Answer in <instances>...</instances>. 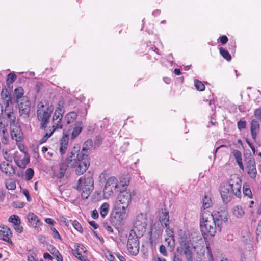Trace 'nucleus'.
<instances>
[{
  "label": "nucleus",
  "instance_id": "nucleus-1",
  "mask_svg": "<svg viewBox=\"0 0 261 261\" xmlns=\"http://www.w3.org/2000/svg\"><path fill=\"white\" fill-rule=\"evenodd\" d=\"M79 146H74L66 158V163L61 162L53 166L52 170L54 176L59 178L64 176L67 167L74 169L76 174L82 175L88 169L89 164L87 162V156L83 153H79Z\"/></svg>",
  "mask_w": 261,
  "mask_h": 261
},
{
  "label": "nucleus",
  "instance_id": "nucleus-2",
  "mask_svg": "<svg viewBox=\"0 0 261 261\" xmlns=\"http://www.w3.org/2000/svg\"><path fill=\"white\" fill-rule=\"evenodd\" d=\"M228 220L225 212H213L205 211L202 214L200 220L201 231L206 235L213 237L217 231L221 230V225Z\"/></svg>",
  "mask_w": 261,
  "mask_h": 261
},
{
  "label": "nucleus",
  "instance_id": "nucleus-3",
  "mask_svg": "<svg viewBox=\"0 0 261 261\" xmlns=\"http://www.w3.org/2000/svg\"><path fill=\"white\" fill-rule=\"evenodd\" d=\"M241 179L237 174L231 175L227 182L222 183L219 191L223 201L227 203L234 197H241Z\"/></svg>",
  "mask_w": 261,
  "mask_h": 261
},
{
  "label": "nucleus",
  "instance_id": "nucleus-4",
  "mask_svg": "<svg viewBox=\"0 0 261 261\" xmlns=\"http://www.w3.org/2000/svg\"><path fill=\"white\" fill-rule=\"evenodd\" d=\"M93 175L90 173H88L79 179L76 189L81 192L83 199L88 198L93 190Z\"/></svg>",
  "mask_w": 261,
  "mask_h": 261
},
{
  "label": "nucleus",
  "instance_id": "nucleus-5",
  "mask_svg": "<svg viewBox=\"0 0 261 261\" xmlns=\"http://www.w3.org/2000/svg\"><path fill=\"white\" fill-rule=\"evenodd\" d=\"M53 111V107L49 104L44 105L42 102H39L37 105V116L40 122L41 128H46Z\"/></svg>",
  "mask_w": 261,
  "mask_h": 261
},
{
  "label": "nucleus",
  "instance_id": "nucleus-6",
  "mask_svg": "<svg viewBox=\"0 0 261 261\" xmlns=\"http://www.w3.org/2000/svg\"><path fill=\"white\" fill-rule=\"evenodd\" d=\"M132 200L131 193L129 191H121L117 196L114 203L118 208H127Z\"/></svg>",
  "mask_w": 261,
  "mask_h": 261
},
{
  "label": "nucleus",
  "instance_id": "nucleus-7",
  "mask_svg": "<svg viewBox=\"0 0 261 261\" xmlns=\"http://www.w3.org/2000/svg\"><path fill=\"white\" fill-rule=\"evenodd\" d=\"M127 208H118L114 205V208L112 211L110 217L111 223L114 225L119 224L126 217Z\"/></svg>",
  "mask_w": 261,
  "mask_h": 261
},
{
  "label": "nucleus",
  "instance_id": "nucleus-8",
  "mask_svg": "<svg viewBox=\"0 0 261 261\" xmlns=\"http://www.w3.org/2000/svg\"><path fill=\"white\" fill-rule=\"evenodd\" d=\"M127 208H118L114 205V208L112 211L110 217L111 223L114 225L119 224L126 217Z\"/></svg>",
  "mask_w": 261,
  "mask_h": 261
},
{
  "label": "nucleus",
  "instance_id": "nucleus-9",
  "mask_svg": "<svg viewBox=\"0 0 261 261\" xmlns=\"http://www.w3.org/2000/svg\"><path fill=\"white\" fill-rule=\"evenodd\" d=\"M127 208H118L114 205V208L112 211L110 217L111 223L114 225L119 224L126 217Z\"/></svg>",
  "mask_w": 261,
  "mask_h": 261
},
{
  "label": "nucleus",
  "instance_id": "nucleus-10",
  "mask_svg": "<svg viewBox=\"0 0 261 261\" xmlns=\"http://www.w3.org/2000/svg\"><path fill=\"white\" fill-rule=\"evenodd\" d=\"M127 208H118L114 205V208L112 211L110 217L111 223L114 225L119 224L126 217Z\"/></svg>",
  "mask_w": 261,
  "mask_h": 261
},
{
  "label": "nucleus",
  "instance_id": "nucleus-11",
  "mask_svg": "<svg viewBox=\"0 0 261 261\" xmlns=\"http://www.w3.org/2000/svg\"><path fill=\"white\" fill-rule=\"evenodd\" d=\"M138 234L130 233L127 241V250L129 253L134 256L137 255L139 252V242Z\"/></svg>",
  "mask_w": 261,
  "mask_h": 261
},
{
  "label": "nucleus",
  "instance_id": "nucleus-12",
  "mask_svg": "<svg viewBox=\"0 0 261 261\" xmlns=\"http://www.w3.org/2000/svg\"><path fill=\"white\" fill-rule=\"evenodd\" d=\"M118 191H120L118 180L115 177H110L106 183L103 190L104 194L110 196L114 192Z\"/></svg>",
  "mask_w": 261,
  "mask_h": 261
},
{
  "label": "nucleus",
  "instance_id": "nucleus-13",
  "mask_svg": "<svg viewBox=\"0 0 261 261\" xmlns=\"http://www.w3.org/2000/svg\"><path fill=\"white\" fill-rule=\"evenodd\" d=\"M19 103L20 116L24 119L29 118L30 113V102L27 97H23L21 101H17Z\"/></svg>",
  "mask_w": 261,
  "mask_h": 261
},
{
  "label": "nucleus",
  "instance_id": "nucleus-14",
  "mask_svg": "<svg viewBox=\"0 0 261 261\" xmlns=\"http://www.w3.org/2000/svg\"><path fill=\"white\" fill-rule=\"evenodd\" d=\"M146 226V220L144 218L143 216L142 215H138L134 223V228L130 233L136 234V231H138L139 232L138 235H142L145 231Z\"/></svg>",
  "mask_w": 261,
  "mask_h": 261
},
{
  "label": "nucleus",
  "instance_id": "nucleus-15",
  "mask_svg": "<svg viewBox=\"0 0 261 261\" xmlns=\"http://www.w3.org/2000/svg\"><path fill=\"white\" fill-rule=\"evenodd\" d=\"M11 138L16 142H20L23 140L24 135L20 126L13 125L11 126Z\"/></svg>",
  "mask_w": 261,
  "mask_h": 261
},
{
  "label": "nucleus",
  "instance_id": "nucleus-16",
  "mask_svg": "<svg viewBox=\"0 0 261 261\" xmlns=\"http://www.w3.org/2000/svg\"><path fill=\"white\" fill-rule=\"evenodd\" d=\"M245 170L248 175L252 179L255 180L257 174L255 162L254 160H249L245 167Z\"/></svg>",
  "mask_w": 261,
  "mask_h": 261
},
{
  "label": "nucleus",
  "instance_id": "nucleus-17",
  "mask_svg": "<svg viewBox=\"0 0 261 261\" xmlns=\"http://www.w3.org/2000/svg\"><path fill=\"white\" fill-rule=\"evenodd\" d=\"M182 248L184 250V254L186 256L188 261H193V247L191 246L190 243L188 241H182L181 243Z\"/></svg>",
  "mask_w": 261,
  "mask_h": 261
},
{
  "label": "nucleus",
  "instance_id": "nucleus-18",
  "mask_svg": "<svg viewBox=\"0 0 261 261\" xmlns=\"http://www.w3.org/2000/svg\"><path fill=\"white\" fill-rule=\"evenodd\" d=\"M0 136L1 142L4 144H8L9 141V133L7 130V125L3 123L0 120Z\"/></svg>",
  "mask_w": 261,
  "mask_h": 261
},
{
  "label": "nucleus",
  "instance_id": "nucleus-19",
  "mask_svg": "<svg viewBox=\"0 0 261 261\" xmlns=\"http://www.w3.org/2000/svg\"><path fill=\"white\" fill-rule=\"evenodd\" d=\"M2 172L9 176H13L15 174V168L10 164L4 162L0 165Z\"/></svg>",
  "mask_w": 261,
  "mask_h": 261
},
{
  "label": "nucleus",
  "instance_id": "nucleus-20",
  "mask_svg": "<svg viewBox=\"0 0 261 261\" xmlns=\"http://www.w3.org/2000/svg\"><path fill=\"white\" fill-rule=\"evenodd\" d=\"M69 142L68 135H63L60 141L59 152L61 155L64 154L67 149Z\"/></svg>",
  "mask_w": 261,
  "mask_h": 261
},
{
  "label": "nucleus",
  "instance_id": "nucleus-21",
  "mask_svg": "<svg viewBox=\"0 0 261 261\" xmlns=\"http://www.w3.org/2000/svg\"><path fill=\"white\" fill-rule=\"evenodd\" d=\"M259 129L260 125L258 121L255 119L252 120L250 123V131L252 138L254 140H256Z\"/></svg>",
  "mask_w": 261,
  "mask_h": 261
},
{
  "label": "nucleus",
  "instance_id": "nucleus-22",
  "mask_svg": "<svg viewBox=\"0 0 261 261\" xmlns=\"http://www.w3.org/2000/svg\"><path fill=\"white\" fill-rule=\"evenodd\" d=\"M159 220L162 227H167L169 224V216L167 211H162L159 215Z\"/></svg>",
  "mask_w": 261,
  "mask_h": 261
},
{
  "label": "nucleus",
  "instance_id": "nucleus-23",
  "mask_svg": "<svg viewBox=\"0 0 261 261\" xmlns=\"http://www.w3.org/2000/svg\"><path fill=\"white\" fill-rule=\"evenodd\" d=\"M0 234L3 237V240L9 243H12L10 239L12 236L11 230L7 227H0Z\"/></svg>",
  "mask_w": 261,
  "mask_h": 261
},
{
  "label": "nucleus",
  "instance_id": "nucleus-24",
  "mask_svg": "<svg viewBox=\"0 0 261 261\" xmlns=\"http://www.w3.org/2000/svg\"><path fill=\"white\" fill-rule=\"evenodd\" d=\"M93 145V142L91 139H88L87 140L85 141L83 145V147L82 151H80V150L78 152L79 153H83L84 154H85L87 156V162L89 164L88 159V151L91 149ZM76 146H79V145H77ZM81 147H80V148Z\"/></svg>",
  "mask_w": 261,
  "mask_h": 261
},
{
  "label": "nucleus",
  "instance_id": "nucleus-25",
  "mask_svg": "<svg viewBox=\"0 0 261 261\" xmlns=\"http://www.w3.org/2000/svg\"><path fill=\"white\" fill-rule=\"evenodd\" d=\"M1 96L3 105H4L6 108L8 107L9 102L11 101V96L9 92L7 89H3L1 91Z\"/></svg>",
  "mask_w": 261,
  "mask_h": 261
},
{
  "label": "nucleus",
  "instance_id": "nucleus-26",
  "mask_svg": "<svg viewBox=\"0 0 261 261\" xmlns=\"http://www.w3.org/2000/svg\"><path fill=\"white\" fill-rule=\"evenodd\" d=\"M4 113L6 115L7 118L9 120L10 126L15 125L16 117L13 110L9 109V107L7 108L5 107Z\"/></svg>",
  "mask_w": 261,
  "mask_h": 261
},
{
  "label": "nucleus",
  "instance_id": "nucleus-27",
  "mask_svg": "<svg viewBox=\"0 0 261 261\" xmlns=\"http://www.w3.org/2000/svg\"><path fill=\"white\" fill-rule=\"evenodd\" d=\"M232 154L234 158L240 169L244 170V167L242 163V153L241 151L238 150L234 149L232 151Z\"/></svg>",
  "mask_w": 261,
  "mask_h": 261
},
{
  "label": "nucleus",
  "instance_id": "nucleus-28",
  "mask_svg": "<svg viewBox=\"0 0 261 261\" xmlns=\"http://www.w3.org/2000/svg\"><path fill=\"white\" fill-rule=\"evenodd\" d=\"M83 129V123L81 121L77 122L73 128L72 132L71 133V139H75L81 133Z\"/></svg>",
  "mask_w": 261,
  "mask_h": 261
},
{
  "label": "nucleus",
  "instance_id": "nucleus-29",
  "mask_svg": "<svg viewBox=\"0 0 261 261\" xmlns=\"http://www.w3.org/2000/svg\"><path fill=\"white\" fill-rule=\"evenodd\" d=\"M160 223H155L153 224L151 228V235L159 237L162 236L163 230L162 226H160Z\"/></svg>",
  "mask_w": 261,
  "mask_h": 261
},
{
  "label": "nucleus",
  "instance_id": "nucleus-30",
  "mask_svg": "<svg viewBox=\"0 0 261 261\" xmlns=\"http://www.w3.org/2000/svg\"><path fill=\"white\" fill-rule=\"evenodd\" d=\"M27 219L29 222L33 227L37 228L38 227V223L39 222V219L36 215L34 213H30L28 215Z\"/></svg>",
  "mask_w": 261,
  "mask_h": 261
},
{
  "label": "nucleus",
  "instance_id": "nucleus-31",
  "mask_svg": "<svg viewBox=\"0 0 261 261\" xmlns=\"http://www.w3.org/2000/svg\"><path fill=\"white\" fill-rule=\"evenodd\" d=\"M232 213L236 217L241 218L244 216L245 212L242 206L236 205L232 208Z\"/></svg>",
  "mask_w": 261,
  "mask_h": 261
},
{
  "label": "nucleus",
  "instance_id": "nucleus-32",
  "mask_svg": "<svg viewBox=\"0 0 261 261\" xmlns=\"http://www.w3.org/2000/svg\"><path fill=\"white\" fill-rule=\"evenodd\" d=\"M16 164L21 168H25L26 165L29 163V158L25 155L22 159H17L14 158Z\"/></svg>",
  "mask_w": 261,
  "mask_h": 261
},
{
  "label": "nucleus",
  "instance_id": "nucleus-33",
  "mask_svg": "<svg viewBox=\"0 0 261 261\" xmlns=\"http://www.w3.org/2000/svg\"><path fill=\"white\" fill-rule=\"evenodd\" d=\"M77 115L74 112H70L67 114L65 120L68 124L73 123L77 118Z\"/></svg>",
  "mask_w": 261,
  "mask_h": 261
},
{
  "label": "nucleus",
  "instance_id": "nucleus-34",
  "mask_svg": "<svg viewBox=\"0 0 261 261\" xmlns=\"http://www.w3.org/2000/svg\"><path fill=\"white\" fill-rule=\"evenodd\" d=\"M62 119H57L56 120H52V126L49 127V128L54 132L56 129H62L63 127V123L62 121Z\"/></svg>",
  "mask_w": 261,
  "mask_h": 261
},
{
  "label": "nucleus",
  "instance_id": "nucleus-35",
  "mask_svg": "<svg viewBox=\"0 0 261 261\" xmlns=\"http://www.w3.org/2000/svg\"><path fill=\"white\" fill-rule=\"evenodd\" d=\"M109 204L107 202L103 203L100 207V215L102 218H105L109 211Z\"/></svg>",
  "mask_w": 261,
  "mask_h": 261
},
{
  "label": "nucleus",
  "instance_id": "nucleus-36",
  "mask_svg": "<svg viewBox=\"0 0 261 261\" xmlns=\"http://www.w3.org/2000/svg\"><path fill=\"white\" fill-rule=\"evenodd\" d=\"M129 181L130 178L128 176L122 178L120 182V190H121V191H125V189L126 188V186L129 184Z\"/></svg>",
  "mask_w": 261,
  "mask_h": 261
},
{
  "label": "nucleus",
  "instance_id": "nucleus-37",
  "mask_svg": "<svg viewBox=\"0 0 261 261\" xmlns=\"http://www.w3.org/2000/svg\"><path fill=\"white\" fill-rule=\"evenodd\" d=\"M85 250L84 248V246L82 245L78 244L76 246V250L74 253V255L75 256L78 258H79L80 260H82V255L81 253L82 252H85Z\"/></svg>",
  "mask_w": 261,
  "mask_h": 261
},
{
  "label": "nucleus",
  "instance_id": "nucleus-38",
  "mask_svg": "<svg viewBox=\"0 0 261 261\" xmlns=\"http://www.w3.org/2000/svg\"><path fill=\"white\" fill-rule=\"evenodd\" d=\"M51 249L49 250L51 253L56 257L57 261H63L62 256L59 251L54 247L51 246Z\"/></svg>",
  "mask_w": 261,
  "mask_h": 261
},
{
  "label": "nucleus",
  "instance_id": "nucleus-39",
  "mask_svg": "<svg viewBox=\"0 0 261 261\" xmlns=\"http://www.w3.org/2000/svg\"><path fill=\"white\" fill-rule=\"evenodd\" d=\"M5 186L6 188L9 190H14L16 189L15 181L12 179H9L6 180Z\"/></svg>",
  "mask_w": 261,
  "mask_h": 261
},
{
  "label": "nucleus",
  "instance_id": "nucleus-40",
  "mask_svg": "<svg viewBox=\"0 0 261 261\" xmlns=\"http://www.w3.org/2000/svg\"><path fill=\"white\" fill-rule=\"evenodd\" d=\"M62 118H63L62 110L60 108H58L57 109H56L54 113V114H53V116L52 117V120H56L57 119H62Z\"/></svg>",
  "mask_w": 261,
  "mask_h": 261
},
{
  "label": "nucleus",
  "instance_id": "nucleus-41",
  "mask_svg": "<svg viewBox=\"0 0 261 261\" xmlns=\"http://www.w3.org/2000/svg\"><path fill=\"white\" fill-rule=\"evenodd\" d=\"M45 130L46 131L45 134L43 136V137L40 139V143L41 144H42L44 142H45L54 133V132L52 131L49 128L48 129H45Z\"/></svg>",
  "mask_w": 261,
  "mask_h": 261
},
{
  "label": "nucleus",
  "instance_id": "nucleus-42",
  "mask_svg": "<svg viewBox=\"0 0 261 261\" xmlns=\"http://www.w3.org/2000/svg\"><path fill=\"white\" fill-rule=\"evenodd\" d=\"M212 205V201L210 197L205 195L203 199L202 206L204 209L208 208Z\"/></svg>",
  "mask_w": 261,
  "mask_h": 261
},
{
  "label": "nucleus",
  "instance_id": "nucleus-43",
  "mask_svg": "<svg viewBox=\"0 0 261 261\" xmlns=\"http://www.w3.org/2000/svg\"><path fill=\"white\" fill-rule=\"evenodd\" d=\"M220 53L221 55L227 61H229L231 60V57L229 52L227 50L222 47H220Z\"/></svg>",
  "mask_w": 261,
  "mask_h": 261
},
{
  "label": "nucleus",
  "instance_id": "nucleus-44",
  "mask_svg": "<svg viewBox=\"0 0 261 261\" xmlns=\"http://www.w3.org/2000/svg\"><path fill=\"white\" fill-rule=\"evenodd\" d=\"M9 221L12 223L14 225L17 224H20L21 221L19 217L17 215H13L10 216L9 218Z\"/></svg>",
  "mask_w": 261,
  "mask_h": 261
},
{
  "label": "nucleus",
  "instance_id": "nucleus-45",
  "mask_svg": "<svg viewBox=\"0 0 261 261\" xmlns=\"http://www.w3.org/2000/svg\"><path fill=\"white\" fill-rule=\"evenodd\" d=\"M194 85L197 90L202 91L205 89L204 84L198 80H194Z\"/></svg>",
  "mask_w": 261,
  "mask_h": 261
},
{
  "label": "nucleus",
  "instance_id": "nucleus-46",
  "mask_svg": "<svg viewBox=\"0 0 261 261\" xmlns=\"http://www.w3.org/2000/svg\"><path fill=\"white\" fill-rule=\"evenodd\" d=\"M3 155L4 159L7 161L12 162L13 159H14L15 158L13 157V154L11 153L10 151H5L3 150Z\"/></svg>",
  "mask_w": 261,
  "mask_h": 261
},
{
  "label": "nucleus",
  "instance_id": "nucleus-47",
  "mask_svg": "<svg viewBox=\"0 0 261 261\" xmlns=\"http://www.w3.org/2000/svg\"><path fill=\"white\" fill-rule=\"evenodd\" d=\"M34 175V170L32 168H28L25 172V179L30 180L32 179Z\"/></svg>",
  "mask_w": 261,
  "mask_h": 261
},
{
  "label": "nucleus",
  "instance_id": "nucleus-48",
  "mask_svg": "<svg viewBox=\"0 0 261 261\" xmlns=\"http://www.w3.org/2000/svg\"><path fill=\"white\" fill-rule=\"evenodd\" d=\"M15 95L17 99L22 98L23 95V89L21 87H19L15 89Z\"/></svg>",
  "mask_w": 261,
  "mask_h": 261
},
{
  "label": "nucleus",
  "instance_id": "nucleus-49",
  "mask_svg": "<svg viewBox=\"0 0 261 261\" xmlns=\"http://www.w3.org/2000/svg\"><path fill=\"white\" fill-rule=\"evenodd\" d=\"M165 243L171 248H173L174 245V237H168L165 239Z\"/></svg>",
  "mask_w": 261,
  "mask_h": 261
},
{
  "label": "nucleus",
  "instance_id": "nucleus-50",
  "mask_svg": "<svg viewBox=\"0 0 261 261\" xmlns=\"http://www.w3.org/2000/svg\"><path fill=\"white\" fill-rule=\"evenodd\" d=\"M72 225L73 227L79 232L82 233L83 228L81 225L79 223L78 221L74 220L72 222Z\"/></svg>",
  "mask_w": 261,
  "mask_h": 261
},
{
  "label": "nucleus",
  "instance_id": "nucleus-51",
  "mask_svg": "<svg viewBox=\"0 0 261 261\" xmlns=\"http://www.w3.org/2000/svg\"><path fill=\"white\" fill-rule=\"evenodd\" d=\"M103 227L107 231L108 233L114 234L113 229L107 222L103 223Z\"/></svg>",
  "mask_w": 261,
  "mask_h": 261
},
{
  "label": "nucleus",
  "instance_id": "nucleus-52",
  "mask_svg": "<svg viewBox=\"0 0 261 261\" xmlns=\"http://www.w3.org/2000/svg\"><path fill=\"white\" fill-rule=\"evenodd\" d=\"M256 233L257 241H261V220L259 221Z\"/></svg>",
  "mask_w": 261,
  "mask_h": 261
},
{
  "label": "nucleus",
  "instance_id": "nucleus-53",
  "mask_svg": "<svg viewBox=\"0 0 261 261\" xmlns=\"http://www.w3.org/2000/svg\"><path fill=\"white\" fill-rule=\"evenodd\" d=\"M243 194L245 195L248 196L249 198H251L252 196V192L250 188L247 187H245V186H243Z\"/></svg>",
  "mask_w": 261,
  "mask_h": 261
},
{
  "label": "nucleus",
  "instance_id": "nucleus-54",
  "mask_svg": "<svg viewBox=\"0 0 261 261\" xmlns=\"http://www.w3.org/2000/svg\"><path fill=\"white\" fill-rule=\"evenodd\" d=\"M237 126L240 130L243 129L246 127V122L245 121L240 120L237 123Z\"/></svg>",
  "mask_w": 261,
  "mask_h": 261
},
{
  "label": "nucleus",
  "instance_id": "nucleus-55",
  "mask_svg": "<svg viewBox=\"0 0 261 261\" xmlns=\"http://www.w3.org/2000/svg\"><path fill=\"white\" fill-rule=\"evenodd\" d=\"M102 141V138L100 136H96L94 141V147L99 146L101 144Z\"/></svg>",
  "mask_w": 261,
  "mask_h": 261
},
{
  "label": "nucleus",
  "instance_id": "nucleus-56",
  "mask_svg": "<svg viewBox=\"0 0 261 261\" xmlns=\"http://www.w3.org/2000/svg\"><path fill=\"white\" fill-rule=\"evenodd\" d=\"M51 230L53 231L52 236L55 239H59L61 240V237L58 231L54 227H51Z\"/></svg>",
  "mask_w": 261,
  "mask_h": 261
},
{
  "label": "nucleus",
  "instance_id": "nucleus-57",
  "mask_svg": "<svg viewBox=\"0 0 261 261\" xmlns=\"http://www.w3.org/2000/svg\"><path fill=\"white\" fill-rule=\"evenodd\" d=\"M16 79V75L14 73H11L8 74L7 81L10 83H12Z\"/></svg>",
  "mask_w": 261,
  "mask_h": 261
},
{
  "label": "nucleus",
  "instance_id": "nucleus-58",
  "mask_svg": "<svg viewBox=\"0 0 261 261\" xmlns=\"http://www.w3.org/2000/svg\"><path fill=\"white\" fill-rule=\"evenodd\" d=\"M105 257L109 261H114L115 257L109 251H107L105 253Z\"/></svg>",
  "mask_w": 261,
  "mask_h": 261
},
{
  "label": "nucleus",
  "instance_id": "nucleus-59",
  "mask_svg": "<svg viewBox=\"0 0 261 261\" xmlns=\"http://www.w3.org/2000/svg\"><path fill=\"white\" fill-rule=\"evenodd\" d=\"M254 115L256 118L261 120V108L257 109L255 111Z\"/></svg>",
  "mask_w": 261,
  "mask_h": 261
},
{
  "label": "nucleus",
  "instance_id": "nucleus-60",
  "mask_svg": "<svg viewBox=\"0 0 261 261\" xmlns=\"http://www.w3.org/2000/svg\"><path fill=\"white\" fill-rule=\"evenodd\" d=\"M23 194L25 196L28 201H31L32 199L30 196L29 192L27 189H23L22 191Z\"/></svg>",
  "mask_w": 261,
  "mask_h": 261
},
{
  "label": "nucleus",
  "instance_id": "nucleus-61",
  "mask_svg": "<svg viewBox=\"0 0 261 261\" xmlns=\"http://www.w3.org/2000/svg\"><path fill=\"white\" fill-rule=\"evenodd\" d=\"M166 228L165 232L166 233L168 237H174L173 231L169 228V225Z\"/></svg>",
  "mask_w": 261,
  "mask_h": 261
},
{
  "label": "nucleus",
  "instance_id": "nucleus-62",
  "mask_svg": "<svg viewBox=\"0 0 261 261\" xmlns=\"http://www.w3.org/2000/svg\"><path fill=\"white\" fill-rule=\"evenodd\" d=\"M14 228L18 233H21L23 231V227L20 225V224L14 225Z\"/></svg>",
  "mask_w": 261,
  "mask_h": 261
},
{
  "label": "nucleus",
  "instance_id": "nucleus-63",
  "mask_svg": "<svg viewBox=\"0 0 261 261\" xmlns=\"http://www.w3.org/2000/svg\"><path fill=\"white\" fill-rule=\"evenodd\" d=\"M206 248L207 250V254L208 257L209 261H214L213 254L210 247H207Z\"/></svg>",
  "mask_w": 261,
  "mask_h": 261
},
{
  "label": "nucleus",
  "instance_id": "nucleus-64",
  "mask_svg": "<svg viewBox=\"0 0 261 261\" xmlns=\"http://www.w3.org/2000/svg\"><path fill=\"white\" fill-rule=\"evenodd\" d=\"M220 41L222 43V44H224L227 43L228 41V38L225 35H223L221 36L220 38Z\"/></svg>",
  "mask_w": 261,
  "mask_h": 261
}]
</instances>
